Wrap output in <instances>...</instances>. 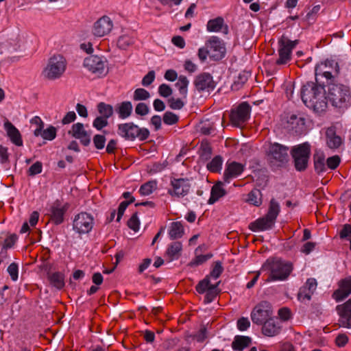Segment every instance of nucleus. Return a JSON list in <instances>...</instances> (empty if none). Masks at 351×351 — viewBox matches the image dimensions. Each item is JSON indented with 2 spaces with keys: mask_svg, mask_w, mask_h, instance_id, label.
I'll use <instances>...</instances> for the list:
<instances>
[{
  "mask_svg": "<svg viewBox=\"0 0 351 351\" xmlns=\"http://www.w3.org/2000/svg\"><path fill=\"white\" fill-rule=\"evenodd\" d=\"M4 128L7 132V135L12 143L17 146L23 145L21 135L19 130L8 120L5 121Z\"/></svg>",
  "mask_w": 351,
  "mask_h": 351,
  "instance_id": "4be33fe9",
  "label": "nucleus"
},
{
  "mask_svg": "<svg viewBox=\"0 0 351 351\" xmlns=\"http://www.w3.org/2000/svg\"><path fill=\"white\" fill-rule=\"evenodd\" d=\"M172 190H169V193L171 196L178 197H184L188 194L191 189V184L189 180L184 178H173L171 180Z\"/></svg>",
  "mask_w": 351,
  "mask_h": 351,
  "instance_id": "dca6fc26",
  "label": "nucleus"
},
{
  "mask_svg": "<svg viewBox=\"0 0 351 351\" xmlns=\"http://www.w3.org/2000/svg\"><path fill=\"white\" fill-rule=\"evenodd\" d=\"M250 343V337L237 335L232 343V348L234 350L242 351L245 348L248 347Z\"/></svg>",
  "mask_w": 351,
  "mask_h": 351,
  "instance_id": "c756f323",
  "label": "nucleus"
},
{
  "mask_svg": "<svg viewBox=\"0 0 351 351\" xmlns=\"http://www.w3.org/2000/svg\"><path fill=\"white\" fill-rule=\"evenodd\" d=\"M286 128L293 134H300L305 129L304 119L301 117H298L292 114L287 121Z\"/></svg>",
  "mask_w": 351,
  "mask_h": 351,
  "instance_id": "412c9836",
  "label": "nucleus"
},
{
  "mask_svg": "<svg viewBox=\"0 0 351 351\" xmlns=\"http://www.w3.org/2000/svg\"><path fill=\"white\" fill-rule=\"evenodd\" d=\"M251 107L247 102L241 103L235 110L231 111L230 119L231 123L241 127L250 117Z\"/></svg>",
  "mask_w": 351,
  "mask_h": 351,
  "instance_id": "ddd939ff",
  "label": "nucleus"
},
{
  "mask_svg": "<svg viewBox=\"0 0 351 351\" xmlns=\"http://www.w3.org/2000/svg\"><path fill=\"white\" fill-rule=\"evenodd\" d=\"M213 256L212 254H208L206 255H199L197 256L193 261H191L189 265L190 266H196L201 265L206 261H207L208 259H210Z\"/></svg>",
  "mask_w": 351,
  "mask_h": 351,
  "instance_id": "3c124183",
  "label": "nucleus"
},
{
  "mask_svg": "<svg viewBox=\"0 0 351 351\" xmlns=\"http://www.w3.org/2000/svg\"><path fill=\"white\" fill-rule=\"evenodd\" d=\"M291 154L294 160L295 167L298 171H302L306 169L311 154V145L304 143L294 146Z\"/></svg>",
  "mask_w": 351,
  "mask_h": 351,
  "instance_id": "0eeeda50",
  "label": "nucleus"
},
{
  "mask_svg": "<svg viewBox=\"0 0 351 351\" xmlns=\"http://www.w3.org/2000/svg\"><path fill=\"white\" fill-rule=\"evenodd\" d=\"M193 84L199 92H210L213 90L216 86V82L213 76L206 72H203L195 76Z\"/></svg>",
  "mask_w": 351,
  "mask_h": 351,
  "instance_id": "4468645a",
  "label": "nucleus"
},
{
  "mask_svg": "<svg viewBox=\"0 0 351 351\" xmlns=\"http://www.w3.org/2000/svg\"><path fill=\"white\" fill-rule=\"evenodd\" d=\"M189 83V82L186 76L180 75L176 84V86L178 88L180 94L184 97H186Z\"/></svg>",
  "mask_w": 351,
  "mask_h": 351,
  "instance_id": "58836bf2",
  "label": "nucleus"
},
{
  "mask_svg": "<svg viewBox=\"0 0 351 351\" xmlns=\"http://www.w3.org/2000/svg\"><path fill=\"white\" fill-rule=\"evenodd\" d=\"M351 293V276L339 282V288L333 293L332 297L337 301L346 298Z\"/></svg>",
  "mask_w": 351,
  "mask_h": 351,
  "instance_id": "aec40b11",
  "label": "nucleus"
},
{
  "mask_svg": "<svg viewBox=\"0 0 351 351\" xmlns=\"http://www.w3.org/2000/svg\"><path fill=\"white\" fill-rule=\"evenodd\" d=\"M314 167L317 173L325 171L326 168L325 166V158L322 155L314 156Z\"/></svg>",
  "mask_w": 351,
  "mask_h": 351,
  "instance_id": "79ce46f5",
  "label": "nucleus"
},
{
  "mask_svg": "<svg viewBox=\"0 0 351 351\" xmlns=\"http://www.w3.org/2000/svg\"><path fill=\"white\" fill-rule=\"evenodd\" d=\"M117 111L119 114V116L121 119H125L130 116L132 111V105L130 101H123L122 102Z\"/></svg>",
  "mask_w": 351,
  "mask_h": 351,
  "instance_id": "f704fd0d",
  "label": "nucleus"
},
{
  "mask_svg": "<svg viewBox=\"0 0 351 351\" xmlns=\"http://www.w3.org/2000/svg\"><path fill=\"white\" fill-rule=\"evenodd\" d=\"M184 226L181 221H175L171 223L169 230V235L171 239H180L184 235Z\"/></svg>",
  "mask_w": 351,
  "mask_h": 351,
  "instance_id": "c85d7f7f",
  "label": "nucleus"
},
{
  "mask_svg": "<svg viewBox=\"0 0 351 351\" xmlns=\"http://www.w3.org/2000/svg\"><path fill=\"white\" fill-rule=\"evenodd\" d=\"M134 43V40L132 37L124 34L119 37L117 40V46L119 49L125 50L130 46L132 45Z\"/></svg>",
  "mask_w": 351,
  "mask_h": 351,
  "instance_id": "4c0bfd02",
  "label": "nucleus"
},
{
  "mask_svg": "<svg viewBox=\"0 0 351 351\" xmlns=\"http://www.w3.org/2000/svg\"><path fill=\"white\" fill-rule=\"evenodd\" d=\"M202 153L200 156L202 158L207 160L210 157L211 155V147L208 143L202 144L201 145Z\"/></svg>",
  "mask_w": 351,
  "mask_h": 351,
  "instance_id": "69168bd1",
  "label": "nucleus"
},
{
  "mask_svg": "<svg viewBox=\"0 0 351 351\" xmlns=\"http://www.w3.org/2000/svg\"><path fill=\"white\" fill-rule=\"evenodd\" d=\"M66 62L61 55H54L48 61L47 66L43 71L45 79L54 80L60 78L65 71Z\"/></svg>",
  "mask_w": 351,
  "mask_h": 351,
  "instance_id": "39448f33",
  "label": "nucleus"
},
{
  "mask_svg": "<svg viewBox=\"0 0 351 351\" xmlns=\"http://www.w3.org/2000/svg\"><path fill=\"white\" fill-rule=\"evenodd\" d=\"M48 280L50 284L58 289H62L64 286V276L60 272L48 274Z\"/></svg>",
  "mask_w": 351,
  "mask_h": 351,
  "instance_id": "473e14b6",
  "label": "nucleus"
},
{
  "mask_svg": "<svg viewBox=\"0 0 351 351\" xmlns=\"http://www.w3.org/2000/svg\"><path fill=\"white\" fill-rule=\"evenodd\" d=\"M339 73L338 63L333 60H327L324 64L315 68V79L318 82L319 76L325 77L327 81L334 82L335 77Z\"/></svg>",
  "mask_w": 351,
  "mask_h": 351,
  "instance_id": "1a4fd4ad",
  "label": "nucleus"
},
{
  "mask_svg": "<svg viewBox=\"0 0 351 351\" xmlns=\"http://www.w3.org/2000/svg\"><path fill=\"white\" fill-rule=\"evenodd\" d=\"M41 136L45 140L52 141L56 136V128L51 125L43 131Z\"/></svg>",
  "mask_w": 351,
  "mask_h": 351,
  "instance_id": "49530a36",
  "label": "nucleus"
},
{
  "mask_svg": "<svg viewBox=\"0 0 351 351\" xmlns=\"http://www.w3.org/2000/svg\"><path fill=\"white\" fill-rule=\"evenodd\" d=\"M168 104L173 110H180L183 108L184 103L180 99L171 97L168 99Z\"/></svg>",
  "mask_w": 351,
  "mask_h": 351,
  "instance_id": "864d4df0",
  "label": "nucleus"
},
{
  "mask_svg": "<svg viewBox=\"0 0 351 351\" xmlns=\"http://www.w3.org/2000/svg\"><path fill=\"white\" fill-rule=\"evenodd\" d=\"M250 326V322L246 317H241L237 321V327L239 330L244 331Z\"/></svg>",
  "mask_w": 351,
  "mask_h": 351,
  "instance_id": "338daca9",
  "label": "nucleus"
},
{
  "mask_svg": "<svg viewBox=\"0 0 351 351\" xmlns=\"http://www.w3.org/2000/svg\"><path fill=\"white\" fill-rule=\"evenodd\" d=\"M66 211L64 206L60 207L59 204H54L51 207V219L56 224H60L63 221L64 214Z\"/></svg>",
  "mask_w": 351,
  "mask_h": 351,
  "instance_id": "7c9ffc66",
  "label": "nucleus"
},
{
  "mask_svg": "<svg viewBox=\"0 0 351 351\" xmlns=\"http://www.w3.org/2000/svg\"><path fill=\"white\" fill-rule=\"evenodd\" d=\"M336 310L339 315L340 325L345 328H351V299L337 306Z\"/></svg>",
  "mask_w": 351,
  "mask_h": 351,
  "instance_id": "a211bd4d",
  "label": "nucleus"
},
{
  "mask_svg": "<svg viewBox=\"0 0 351 351\" xmlns=\"http://www.w3.org/2000/svg\"><path fill=\"white\" fill-rule=\"evenodd\" d=\"M288 147L278 143H270L267 150V160L275 169L284 166L289 160Z\"/></svg>",
  "mask_w": 351,
  "mask_h": 351,
  "instance_id": "f03ea898",
  "label": "nucleus"
},
{
  "mask_svg": "<svg viewBox=\"0 0 351 351\" xmlns=\"http://www.w3.org/2000/svg\"><path fill=\"white\" fill-rule=\"evenodd\" d=\"M155 79V72L150 71L148 73L145 75L142 80V85L144 86H149Z\"/></svg>",
  "mask_w": 351,
  "mask_h": 351,
  "instance_id": "e2e57ef3",
  "label": "nucleus"
},
{
  "mask_svg": "<svg viewBox=\"0 0 351 351\" xmlns=\"http://www.w3.org/2000/svg\"><path fill=\"white\" fill-rule=\"evenodd\" d=\"M149 112L148 106L145 103H138L135 108V112L138 115L145 116Z\"/></svg>",
  "mask_w": 351,
  "mask_h": 351,
  "instance_id": "5fc2aeb1",
  "label": "nucleus"
},
{
  "mask_svg": "<svg viewBox=\"0 0 351 351\" xmlns=\"http://www.w3.org/2000/svg\"><path fill=\"white\" fill-rule=\"evenodd\" d=\"M76 119V114L73 111H70L67 112L63 119H62V123L63 125L69 124L73 122Z\"/></svg>",
  "mask_w": 351,
  "mask_h": 351,
  "instance_id": "774afa93",
  "label": "nucleus"
},
{
  "mask_svg": "<svg viewBox=\"0 0 351 351\" xmlns=\"http://www.w3.org/2000/svg\"><path fill=\"white\" fill-rule=\"evenodd\" d=\"M308 291V289L306 287H302L298 293V300L300 301H304V300H310L312 294Z\"/></svg>",
  "mask_w": 351,
  "mask_h": 351,
  "instance_id": "13d9d810",
  "label": "nucleus"
},
{
  "mask_svg": "<svg viewBox=\"0 0 351 351\" xmlns=\"http://www.w3.org/2000/svg\"><path fill=\"white\" fill-rule=\"evenodd\" d=\"M97 110L106 119L110 118L113 114V108L110 104H106L104 102H100L97 104Z\"/></svg>",
  "mask_w": 351,
  "mask_h": 351,
  "instance_id": "e433bc0d",
  "label": "nucleus"
},
{
  "mask_svg": "<svg viewBox=\"0 0 351 351\" xmlns=\"http://www.w3.org/2000/svg\"><path fill=\"white\" fill-rule=\"evenodd\" d=\"M182 248V243L178 241L173 242L169 246L166 254L169 257V261L180 257Z\"/></svg>",
  "mask_w": 351,
  "mask_h": 351,
  "instance_id": "2f4dec72",
  "label": "nucleus"
},
{
  "mask_svg": "<svg viewBox=\"0 0 351 351\" xmlns=\"http://www.w3.org/2000/svg\"><path fill=\"white\" fill-rule=\"evenodd\" d=\"M223 271V268L220 261H216L214 263L213 268L208 276L209 278H213L215 279L218 278Z\"/></svg>",
  "mask_w": 351,
  "mask_h": 351,
  "instance_id": "09e8293b",
  "label": "nucleus"
},
{
  "mask_svg": "<svg viewBox=\"0 0 351 351\" xmlns=\"http://www.w3.org/2000/svg\"><path fill=\"white\" fill-rule=\"evenodd\" d=\"M179 120L178 116L172 112H166L163 115V121L167 125H173Z\"/></svg>",
  "mask_w": 351,
  "mask_h": 351,
  "instance_id": "de8ad7c7",
  "label": "nucleus"
},
{
  "mask_svg": "<svg viewBox=\"0 0 351 351\" xmlns=\"http://www.w3.org/2000/svg\"><path fill=\"white\" fill-rule=\"evenodd\" d=\"M150 97L149 93L144 88H136L133 95V99L134 101L147 100Z\"/></svg>",
  "mask_w": 351,
  "mask_h": 351,
  "instance_id": "37998d69",
  "label": "nucleus"
},
{
  "mask_svg": "<svg viewBox=\"0 0 351 351\" xmlns=\"http://www.w3.org/2000/svg\"><path fill=\"white\" fill-rule=\"evenodd\" d=\"M341 159L339 156L329 157L326 160V165L330 169H335L340 163Z\"/></svg>",
  "mask_w": 351,
  "mask_h": 351,
  "instance_id": "4d7b16f0",
  "label": "nucleus"
},
{
  "mask_svg": "<svg viewBox=\"0 0 351 351\" xmlns=\"http://www.w3.org/2000/svg\"><path fill=\"white\" fill-rule=\"evenodd\" d=\"M206 27L209 32H217L222 30L225 34L228 33V27L227 25H224V20L220 16L208 21Z\"/></svg>",
  "mask_w": 351,
  "mask_h": 351,
  "instance_id": "bb28decb",
  "label": "nucleus"
},
{
  "mask_svg": "<svg viewBox=\"0 0 351 351\" xmlns=\"http://www.w3.org/2000/svg\"><path fill=\"white\" fill-rule=\"evenodd\" d=\"M244 169V167L241 163L232 162L227 165V168L224 171L223 179L226 182H229V180L239 176Z\"/></svg>",
  "mask_w": 351,
  "mask_h": 351,
  "instance_id": "b1692460",
  "label": "nucleus"
},
{
  "mask_svg": "<svg viewBox=\"0 0 351 351\" xmlns=\"http://www.w3.org/2000/svg\"><path fill=\"white\" fill-rule=\"evenodd\" d=\"M247 202L256 206H260L262 203L261 193L260 190L257 189L252 190L248 194Z\"/></svg>",
  "mask_w": 351,
  "mask_h": 351,
  "instance_id": "c9c22d12",
  "label": "nucleus"
},
{
  "mask_svg": "<svg viewBox=\"0 0 351 351\" xmlns=\"http://www.w3.org/2000/svg\"><path fill=\"white\" fill-rule=\"evenodd\" d=\"M274 223H275L267 218V216H265L251 223L249 226V228L254 232L258 230L263 231L271 229L274 226Z\"/></svg>",
  "mask_w": 351,
  "mask_h": 351,
  "instance_id": "a878e982",
  "label": "nucleus"
},
{
  "mask_svg": "<svg viewBox=\"0 0 351 351\" xmlns=\"http://www.w3.org/2000/svg\"><path fill=\"white\" fill-rule=\"evenodd\" d=\"M301 98L304 104L316 112L324 111L327 106L324 86L308 82L301 89Z\"/></svg>",
  "mask_w": 351,
  "mask_h": 351,
  "instance_id": "f257e3e1",
  "label": "nucleus"
},
{
  "mask_svg": "<svg viewBox=\"0 0 351 351\" xmlns=\"http://www.w3.org/2000/svg\"><path fill=\"white\" fill-rule=\"evenodd\" d=\"M113 27L112 21L107 16L99 18L93 25V34L97 37H102L110 33Z\"/></svg>",
  "mask_w": 351,
  "mask_h": 351,
  "instance_id": "f3484780",
  "label": "nucleus"
},
{
  "mask_svg": "<svg viewBox=\"0 0 351 351\" xmlns=\"http://www.w3.org/2000/svg\"><path fill=\"white\" fill-rule=\"evenodd\" d=\"M8 272L12 280L15 281L18 279V265L16 263H11L8 266Z\"/></svg>",
  "mask_w": 351,
  "mask_h": 351,
  "instance_id": "0e129e2a",
  "label": "nucleus"
},
{
  "mask_svg": "<svg viewBox=\"0 0 351 351\" xmlns=\"http://www.w3.org/2000/svg\"><path fill=\"white\" fill-rule=\"evenodd\" d=\"M299 40H291L287 36L282 35L278 40V50L279 58L276 60L277 65L287 64L291 59V51L298 44Z\"/></svg>",
  "mask_w": 351,
  "mask_h": 351,
  "instance_id": "6e6552de",
  "label": "nucleus"
},
{
  "mask_svg": "<svg viewBox=\"0 0 351 351\" xmlns=\"http://www.w3.org/2000/svg\"><path fill=\"white\" fill-rule=\"evenodd\" d=\"M223 160L221 156H216L210 162L207 164L208 169L211 172H218L221 169Z\"/></svg>",
  "mask_w": 351,
  "mask_h": 351,
  "instance_id": "a19ab883",
  "label": "nucleus"
},
{
  "mask_svg": "<svg viewBox=\"0 0 351 351\" xmlns=\"http://www.w3.org/2000/svg\"><path fill=\"white\" fill-rule=\"evenodd\" d=\"M43 165L40 162H36L29 169L28 173L29 176H35L41 173Z\"/></svg>",
  "mask_w": 351,
  "mask_h": 351,
  "instance_id": "680f3d73",
  "label": "nucleus"
},
{
  "mask_svg": "<svg viewBox=\"0 0 351 351\" xmlns=\"http://www.w3.org/2000/svg\"><path fill=\"white\" fill-rule=\"evenodd\" d=\"M326 144L330 149L339 148L342 143V138L337 135L336 128L333 126L329 127L326 131Z\"/></svg>",
  "mask_w": 351,
  "mask_h": 351,
  "instance_id": "5701e85b",
  "label": "nucleus"
},
{
  "mask_svg": "<svg viewBox=\"0 0 351 351\" xmlns=\"http://www.w3.org/2000/svg\"><path fill=\"white\" fill-rule=\"evenodd\" d=\"M263 268L270 271V276L266 280H284L287 279L292 271V265L290 263L282 261L280 259L267 261Z\"/></svg>",
  "mask_w": 351,
  "mask_h": 351,
  "instance_id": "7ed1b4c3",
  "label": "nucleus"
},
{
  "mask_svg": "<svg viewBox=\"0 0 351 351\" xmlns=\"http://www.w3.org/2000/svg\"><path fill=\"white\" fill-rule=\"evenodd\" d=\"M328 99L332 106L341 108L350 97L349 87L342 84L330 82L328 84Z\"/></svg>",
  "mask_w": 351,
  "mask_h": 351,
  "instance_id": "20e7f679",
  "label": "nucleus"
},
{
  "mask_svg": "<svg viewBox=\"0 0 351 351\" xmlns=\"http://www.w3.org/2000/svg\"><path fill=\"white\" fill-rule=\"evenodd\" d=\"M158 93L162 97H167L172 94V89L169 85L162 84L158 88Z\"/></svg>",
  "mask_w": 351,
  "mask_h": 351,
  "instance_id": "052dcab7",
  "label": "nucleus"
},
{
  "mask_svg": "<svg viewBox=\"0 0 351 351\" xmlns=\"http://www.w3.org/2000/svg\"><path fill=\"white\" fill-rule=\"evenodd\" d=\"M210 283L209 276H206L204 279L199 282L195 289L199 293L202 294L208 291L210 289Z\"/></svg>",
  "mask_w": 351,
  "mask_h": 351,
  "instance_id": "a18cd8bd",
  "label": "nucleus"
},
{
  "mask_svg": "<svg viewBox=\"0 0 351 351\" xmlns=\"http://www.w3.org/2000/svg\"><path fill=\"white\" fill-rule=\"evenodd\" d=\"M139 224L140 221L137 217V213H135L128 220V226L130 229L133 230L134 232H136L139 229Z\"/></svg>",
  "mask_w": 351,
  "mask_h": 351,
  "instance_id": "8fccbe9b",
  "label": "nucleus"
},
{
  "mask_svg": "<svg viewBox=\"0 0 351 351\" xmlns=\"http://www.w3.org/2000/svg\"><path fill=\"white\" fill-rule=\"evenodd\" d=\"M205 293L204 302L208 304L214 300L216 296L220 293V291H216L215 288L210 287Z\"/></svg>",
  "mask_w": 351,
  "mask_h": 351,
  "instance_id": "603ef678",
  "label": "nucleus"
},
{
  "mask_svg": "<svg viewBox=\"0 0 351 351\" xmlns=\"http://www.w3.org/2000/svg\"><path fill=\"white\" fill-rule=\"evenodd\" d=\"M156 186V181H149L141 186L139 193L142 195H149L153 192V189Z\"/></svg>",
  "mask_w": 351,
  "mask_h": 351,
  "instance_id": "c03bdc74",
  "label": "nucleus"
},
{
  "mask_svg": "<svg viewBox=\"0 0 351 351\" xmlns=\"http://www.w3.org/2000/svg\"><path fill=\"white\" fill-rule=\"evenodd\" d=\"M273 316L271 305L267 301H263L257 304L251 313L253 323L262 325L264 322L271 319Z\"/></svg>",
  "mask_w": 351,
  "mask_h": 351,
  "instance_id": "9b49d317",
  "label": "nucleus"
},
{
  "mask_svg": "<svg viewBox=\"0 0 351 351\" xmlns=\"http://www.w3.org/2000/svg\"><path fill=\"white\" fill-rule=\"evenodd\" d=\"M262 327V332L268 337H273L280 333V326L278 321L273 317L264 322Z\"/></svg>",
  "mask_w": 351,
  "mask_h": 351,
  "instance_id": "393cba45",
  "label": "nucleus"
},
{
  "mask_svg": "<svg viewBox=\"0 0 351 351\" xmlns=\"http://www.w3.org/2000/svg\"><path fill=\"white\" fill-rule=\"evenodd\" d=\"M206 47L208 48L210 58L219 61L224 58L226 52L225 44L217 36H211L206 42Z\"/></svg>",
  "mask_w": 351,
  "mask_h": 351,
  "instance_id": "f8f14e48",
  "label": "nucleus"
},
{
  "mask_svg": "<svg viewBox=\"0 0 351 351\" xmlns=\"http://www.w3.org/2000/svg\"><path fill=\"white\" fill-rule=\"evenodd\" d=\"M108 122L107 119L103 117H97L93 121V126L97 130H101L103 128L108 125Z\"/></svg>",
  "mask_w": 351,
  "mask_h": 351,
  "instance_id": "bf43d9fd",
  "label": "nucleus"
},
{
  "mask_svg": "<svg viewBox=\"0 0 351 351\" xmlns=\"http://www.w3.org/2000/svg\"><path fill=\"white\" fill-rule=\"evenodd\" d=\"M249 73L247 72L243 71L241 73H239L237 80L234 82L232 85V89L234 90H239L247 81Z\"/></svg>",
  "mask_w": 351,
  "mask_h": 351,
  "instance_id": "ea45409f",
  "label": "nucleus"
},
{
  "mask_svg": "<svg viewBox=\"0 0 351 351\" xmlns=\"http://www.w3.org/2000/svg\"><path fill=\"white\" fill-rule=\"evenodd\" d=\"M279 212L280 206L278 203L274 199H271L269 203L268 212L265 216L275 223Z\"/></svg>",
  "mask_w": 351,
  "mask_h": 351,
  "instance_id": "72a5a7b5",
  "label": "nucleus"
},
{
  "mask_svg": "<svg viewBox=\"0 0 351 351\" xmlns=\"http://www.w3.org/2000/svg\"><path fill=\"white\" fill-rule=\"evenodd\" d=\"M68 134L79 139L84 146H88L90 143V135L84 130V125L81 123L73 124Z\"/></svg>",
  "mask_w": 351,
  "mask_h": 351,
  "instance_id": "6ab92c4d",
  "label": "nucleus"
},
{
  "mask_svg": "<svg viewBox=\"0 0 351 351\" xmlns=\"http://www.w3.org/2000/svg\"><path fill=\"white\" fill-rule=\"evenodd\" d=\"M93 219L86 213L78 214L73 221V229L80 234L89 232L93 228Z\"/></svg>",
  "mask_w": 351,
  "mask_h": 351,
  "instance_id": "2eb2a0df",
  "label": "nucleus"
},
{
  "mask_svg": "<svg viewBox=\"0 0 351 351\" xmlns=\"http://www.w3.org/2000/svg\"><path fill=\"white\" fill-rule=\"evenodd\" d=\"M106 143V138L104 135L96 134L93 137V143L95 147L98 149H101L104 147Z\"/></svg>",
  "mask_w": 351,
  "mask_h": 351,
  "instance_id": "6e6d98bb",
  "label": "nucleus"
},
{
  "mask_svg": "<svg viewBox=\"0 0 351 351\" xmlns=\"http://www.w3.org/2000/svg\"><path fill=\"white\" fill-rule=\"evenodd\" d=\"M223 183L218 181L212 186L210 197L208 201L209 204H213L226 194V191L223 189Z\"/></svg>",
  "mask_w": 351,
  "mask_h": 351,
  "instance_id": "cd10ccee",
  "label": "nucleus"
},
{
  "mask_svg": "<svg viewBox=\"0 0 351 351\" xmlns=\"http://www.w3.org/2000/svg\"><path fill=\"white\" fill-rule=\"evenodd\" d=\"M118 134L129 141H134L138 138L143 141L148 138L149 131L145 128H140L134 123H126L118 125Z\"/></svg>",
  "mask_w": 351,
  "mask_h": 351,
  "instance_id": "423d86ee",
  "label": "nucleus"
},
{
  "mask_svg": "<svg viewBox=\"0 0 351 351\" xmlns=\"http://www.w3.org/2000/svg\"><path fill=\"white\" fill-rule=\"evenodd\" d=\"M84 66L97 77L106 76L108 72L106 61L102 57L90 56L84 60Z\"/></svg>",
  "mask_w": 351,
  "mask_h": 351,
  "instance_id": "9d476101",
  "label": "nucleus"
}]
</instances>
